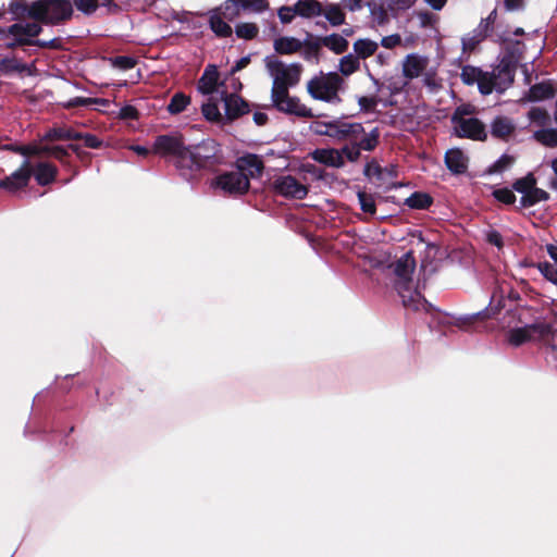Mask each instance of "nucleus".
I'll return each mask as SVG.
<instances>
[{
    "label": "nucleus",
    "instance_id": "4",
    "mask_svg": "<svg viewBox=\"0 0 557 557\" xmlns=\"http://www.w3.org/2000/svg\"><path fill=\"white\" fill-rule=\"evenodd\" d=\"M403 76L407 79L422 78L423 86L436 92L443 87V79L437 74V67L432 66L430 59L419 53L406 55L401 62Z\"/></svg>",
    "mask_w": 557,
    "mask_h": 557
},
{
    "label": "nucleus",
    "instance_id": "12",
    "mask_svg": "<svg viewBox=\"0 0 557 557\" xmlns=\"http://www.w3.org/2000/svg\"><path fill=\"white\" fill-rule=\"evenodd\" d=\"M273 190L285 198L304 199L308 194V187L289 174H281L273 178Z\"/></svg>",
    "mask_w": 557,
    "mask_h": 557
},
{
    "label": "nucleus",
    "instance_id": "46",
    "mask_svg": "<svg viewBox=\"0 0 557 557\" xmlns=\"http://www.w3.org/2000/svg\"><path fill=\"white\" fill-rule=\"evenodd\" d=\"M357 196H358V200H359L362 211L366 213H369V214H374L375 213L374 197L371 194H367L364 191H359Z\"/></svg>",
    "mask_w": 557,
    "mask_h": 557
},
{
    "label": "nucleus",
    "instance_id": "39",
    "mask_svg": "<svg viewBox=\"0 0 557 557\" xmlns=\"http://www.w3.org/2000/svg\"><path fill=\"white\" fill-rule=\"evenodd\" d=\"M304 52L302 55L308 61L318 62L319 61V52L322 47L320 44V38H315L314 40H309L302 42Z\"/></svg>",
    "mask_w": 557,
    "mask_h": 557
},
{
    "label": "nucleus",
    "instance_id": "55",
    "mask_svg": "<svg viewBox=\"0 0 557 557\" xmlns=\"http://www.w3.org/2000/svg\"><path fill=\"white\" fill-rule=\"evenodd\" d=\"M278 18L282 23H290L297 15L295 4L293 7H282L277 11Z\"/></svg>",
    "mask_w": 557,
    "mask_h": 557
},
{
    "label": "nucleus",
    "instance_id": "44",
    "mask_svg": "<svg viewBox=\"0 0 557 557\" xmlns=\"http://www.w3.org/2000/svg\"><path fill=\"white\" fill-rule=\"evenodd\" d=\"M9 11L16 16L27 15L30 17L32 3L26 0H11Z\"/></svg>",
    "mask_w": 557,
    "mask_h": 557
},
{
    "label": "nucleus",
    "instance_id": "26",
    "mask_svg": "<svg viewBox=\"0 0 557 557\" xmlns=\"http://www.w3.org/2000/svg\"><path fill=\"white\" fill-rule=\"evenodd\" d=\"M273 46L280 54H293L302 48V42L295 37L284 36L275 39Z\"/></svg>",
    "mask_w": 557,
    "mask_h": 557
},
{
    "label": "nucleus",
    "instance_id": "7",
    "mask_svg": "<svg viewBox=\"0 0 557 557\" xmlns=\"http://www.w3.org/2000/svg\"><path fill=\"white\" fill-rule=\"evenodd\" d=\"M70 0H36L32 2L30 17L45 24L58 25L73 15Z\"/></svg>",
    "mask_w": 557,
    "mask_h": 557
},
{
    "label": "nucleus",
    "instance_id": "9",
    "mask_svg": "<svg viewBox=\"0 0 557 557\" xmlns=\"http://www.w3.org/2000/svg\"><path fill=\"white\" fill-rule=\"evenodd\" d=\"M232 76L220 79V74L215 65H208L199 79L198 90L203 95H212L216 98L225 97L231 87Z\"/></svg>",
    "mask_w": 557,
    "mask_h": 557
},
{
    "label": "nucleus",
    "instance_id": "15",
    "mask_svg": "<svg viewBox=\"0 0 557 557\" xmlns=\"http://www.w3.org/2000/svg\"><path fill=\"white\" fill-rule=\"evenodd\" d=\"M455 134L458 137L472 140H485L487 133L485 125L476 117L459 119L453 122Z\"/></svg>",
    "mask_w": 557,
    "mask_h": 557
},
{
    "label": "nucleus",
    "instance_id": "35",
    "mask_svg": "<svg viewBox=\"0 0 557 557\" xmlns=\"http://www.w3.org/2000/svg\"><path fill=\"white\" fill-rule=\"evenodd\" d=\"M190 104V98L183 92H176L168 104L170 114H178L187 109Z\"/></svg>",
    "mask_w": 557,
    "mask_h": 557
},
{
    "label": "nucleus",
    "instance_id": "30",
    "mask_svg": "<svg viewBox=\"0 0 557 557\" xmlns=\"http://www.w3.org/2000/svg\"><path fill=\"white\" fill-rule=\"evenodd\" d=\"M380 132L377 128L372 129L370 133H366L362 127V135L357 140L354 141L357 147L361 150L371 151L373 150L379 143Z\"/></svg>",
    "mask_w": 557,
    "mask_h": 557
},
{
    "label": "nucleus",
    "instance_id": "57",
    "mask_svg": "<svg viewBox=\"0 0 557 557\" xmlns=\"http://www.w3.org/2000/svg\"><path fill=\"white\" fill-rule=\"evenodd\" d=\"M358 104H359L361 111L370 112L376 108L377 98L374 96H371V97L363 96L358 99Z\"/></svg>",
    "mask_w": 557,
    "mask_h": 557
},
{
    "label": "nucleus",
    "instance_id": "50",
    "mask_svg": "<svg viewBox=\"0 0 557 557\" xmlns=\"http://www.w3.org/2000/svg\"><path fill=\"white\" fill-rule=\"evenodd\" d=\"M339 151L342 152L344 161L346 158L350 162H356L360 158V149L355 143H349V145H346Z\"/></svg>",
    "mask_w": 557,
    "mask_h": 557
},
{
    "label": "nucleus",
    "instance_id": "11",
    "mask_svg": "<svg viewBox=\"0 0 557 557\" xmlns=\"http://www.w3.org/2000/svg\"><path fill=\"white\" fill-rule=\"evenodd\" d=\"M39 21H22L9 26L11 39L7 41V47L13 48L16 46L30 45L34 38L41 32Z\"/></svg>",
    "mask_w": 557,
    "mask_h": 557
},
{
    "label": "nucleus",
    "instance_id": "21",
    "mask_svg": "<svg viewBox=\"0 0 557 557\" xmlns=\"http://www.w3.org/2000/svg\"><path fill=\"white\" fill-rule=\"evenodd\" d=\"M515 131V123L507 116H497L491 123V134L498 139L508 140Z\"/></svg>",
    "mask_w": 557,
    "mask_h": 557
},
{
    "label": "nucleus",
    "instance_id": "10",
    "mask_svg": "<svg viewBox=\"0 0 557 557\" xmlns=\"http://www.w3.org/2000/svg\"><path fill=\"white\" fill-rule=\"evenodd\" d=\"M211 186L220 189L224 194L238 196L248 191L250 183L247 175L240 171L234 170L216 176Z\"/></svg>",
    "mask_w": 557,
    "mask_h": 557
},
{
    "label": "nucleus",
    "instance_id": "52",
    "mask_svg": "<svg viewBox=\"0 0 557 557\" xmlns=\"http://www.w3.org/2000/svg\"><path fill=\"white\" fill-rule=\"evenodd\" d=\"M392 7V15L396 16L399 12L410 9L414 4V0H388Z\"/></svg>",
    "mask_w": 557,
    "mask_h": 557
},
{
    "label": "nucleus",
    "instance_id": "16",
    "mask_svg": "<svg viewBox=\"0 0 557 557\" xmlns=\"http://www.w3.org/2000/svg\"><path fill=\"white\" fill-rule=\"evenodd\" d=\"M271 99L274 107L282 112L302 117L312 116L311 109L301 103L298 98L290 97L288 90L280 95L273 94Z\"/></svg>",
    "mask_w": 557,
    "mask_h": 557
},
{
    "label": "nucleus",
    "instance_id": "40",
    "mask_svg": "<svg viewBox=\"0 0 557 557\" xmlns=\"http://www.w3.org/2000/svg\"><path fill=\"white\" fill-rule=\"evenodd\" d=\"M531 338V327L513 329L508 334V341L513 346H519Z\"/></svg>",
    "mask_w": 557,
    "mask_h": 557
},
{
    "label": "nucleus",
    "instance_id": "34",
    "mask_svg": "<svg viewBox=\"0 0 557 557\" xmlns=\"http://www.w3.org/2000/svg\"><path fill=\"white\" fill-rule=\"evenodd\" d=\"M548 199V194L541 188H537L536 185H533L532 189L525 195L521 197L522 207H532L541 201H545Z\"/></svg>",
    "mask_w": 557,
    "mask_h": 557
},
{
    "label": "nucleus",
    "instance_id": "45",
    "mask_svg": "<svg viewBox=\"0 0 557 557\" xmlns=\"http://www.w3.org/2000/svg\"><path fill=\"white\" fill-rule=\"evenodd\" d=\"M533 185H536V180L533 174H528L527 176L516 181L513 189L522 196H525L530 189H532Z\"/></svg>",
    "mask_w": 557,
    "mask_h": 557
},
{
    "label": "nucleus",
    "instance_id": "6",
    "mask_svg": "<svg viewBox=\"0 0 557 557\" xmlns=\"http://www.w3.org/2000/svg\"><path fill=\"white\" fill-rule=\"evenodd\" d=\"M265 67L272 78L273 94H283L300 81L302 66L298 63L285 64L274 57H267Z\"/></svg>",
    "mask_w": 557,
    "mask_h": 557
},
{
    "label": "nucleus",
    "instance_id": "42",
    "mask_svg": "<svg viewBox=\"0 0 557 557\" xmlns=\"http://www.w3.org/2000/svg\"><path fill=\"white\" fill-rule=\"evenodd\" d=\"M534 137L537 141L545 146L555 147L557 146V129L555 128H545L537 131L534 134Z\"/></svg>",
    "mask_w": 557,
    "mask_h": 557
},
{
    "label": "nucleus",
    "instance_id": "56",
    "mask_svg": "<svg viewBox=\"0 0 557 557\" xmlns=\"http://www.w3.org/2000/svg\"><path fill=\"white\" fill-rule=\"evenodd\" d=\"M474 107L470 104H463L456 109L455 113L451 116V123L457 122L459 119L473 117Z\"/></svg>",
    "mask_w": 557,
    "mask_h": 557
},
{
    "label": "nucleus",
    "instance_id": "33",
    "mask_svg": "<svg viewBox=\"0 0 557 557\" xmlns=\"http://www.w3.org/2000/svg\"><path fill=\"white\" fill-rule=\"evenodd\" d=\"M78 137H81L79 133L73 132L69 128L59 127L48 131L42 137L41 143L49 140L77 139Z\"/></svg>",
    "mask_w": 557,
    "mask_h": 557
},
{
    "label": "nucleus",
    "instance_id": "23",
    "mask_svg": "<svg viewBox=\"0 0 557 557\" xmlns=\"http://www.w3.org/2000/svg\"><path fill=\"white\" fill-rule=\"evenodd\" d=\"M312 158L329 166L341 168L345 164L342 152L338 149H317L312 152Z\"/></svg>",
    "mask_w": 557,
    "mask_h": 557
},
{
    "label": "nucleus",
    "instance_id": "8",
    "mask_svg": "<svg viewBox=\"0 0 557 557\" xmlns=\"http://www.w3.org/2000/svg\"><path fill=\"white\" fill-rule=\"evenodd\" d=\"M210 29L220 38L231 37L233 28L228 22L237 17V4L235 0H225L216 8L206 13Z\"/></svg>",
    "mask_w": 557,
    "mask_h": 557
},
{
    "label": "nucleus",
    "instance_id": "3",
    "mask_svg": "<svg viewBox=\"0 0 557 557\" xmlns=\"http://www.w3.org/2000/svg\"><path fill=\"white\" fill-rule=\"evenodd\" d=\"M391 267L395 275L394 287L401 298L403 305L413 310L424 309L425 300L412 278L416 268L412 255L410 252L405 253Z\"/></svg>",
    "mask_w": 557,
    "mask_h": 557
},
{
    "label": "nucleus",
    "instance_id": "41",
    "mask_svg": "<svg viewBox=\"0 0 557 557\" xmlns=\"http://www.w3.org/2000/svg\"><path fill=\"white\" fill-rule=\"evenodd\" d=\"M431 202V197L423 193H414L406 199V205L413 209H425Z\"/></svg>",
    "mask_w": 557,
    "mask_h": 557
},
{
    "label": "nucleus",
    "instance_id": "36",
    "mask_svg": "<svg viewBox=\"0 0 557 557\" xmlns=\"http://www.w3.org/2000/svg\"><path fill=\"white\" fill-rule=\"evenodd\" d=\"M554 96V89L550 85L547 84H537L530 88L529 90V100L531 101H540Z\"/></svg>",
    "mask_w": 557,
    "mask_h": 557
},
{
    "label": "nucleus",
    "instance_id": "59",
    "mask_svg": "<svg viewBox=\"0 0 557 557\" xmlns=\"http://www.w3.org/2000/svg\"><path fill=\"white\" fill-rule=\"evenodd\" d=\"M401 44V37L398 34L385 36L381 40V45L386 49H393Z\"/></svg>",
    "mask_w": 557,
    "mask_h": 557
},
{
    "label": "nucleus",
    "instance_id": "18",
    "mask_svg": "<svg viewBox=\"0 0 557 557\" xmlns=\"http://www.w3.org/2000/svg\"><path fill=\"white\" fill-rule=\"evenodd\" d=\"M15 151L23 156L49 154L55 159L62 160L66 156V149L59 145H48L40 143L38 145H27L15 148Z\"/></svg>",
    "mask_w": 557,
    "mask_h": 557
},
{
    "label": "nucleus",
    "instance_id": "19",
    "mask_svg": "<svg viewBox=\"0 0 557 557\" xmlns=\"http://www.w3.org/2000/svg\"><path fill=\"white\" fill-rule=\"evenodd\" d=\"M367 5L371 20L376 25H385L389 22L391 17H394L388 0H369Z\"/></svg>",
    "mask_w": 557,
    "mask_h": 557
},
{
    "label": "nucleus",
    "instance_id": "25",
    "mask_svg": "<svg viewBox=\"0 0 557 557\" xmlns=\"http://www.w3.org/2000/svg\"><path fill=\"white\" fill-rule=\"evenodd\" d=\"M322 47L327 48L336 54L344 53L348 49V40L344 35L331 34L324 37H319Z\"/></svg>",
    "mask_w": 557,
    "mask_h": 557
},
{
    "label": "nucleus",
    "instance_id": "27",
    "mask_svg": "<svg viewBox=\"0 0 557 557\" xmlns=\"http://www.w3.org/2000/svg\"><path fill=\"white\" fill-rule=\"evenodd\" d=\"M338 74L343 76H350L360 69V60L352 53L346 54L338 61Z\"/></svg>",
    "mask_w": 557,
    "mask_h": 557
},
{
    "label": "nucleus",
    "instance_id": "32",
    "mask_svg": "<svg viewBox=\"0 0 557 557\" xmlns=\"http://www.w3.org/2000/svg\"><path fill=\"white\" fill-rule=\"evenodd\" d=\"M24 73L32 74L30 67L26 64L18 62L15 59H1L0 60V74H10V73Z\"/></svg>",
    "mask_w": 557,
    "mask_h": 557
},
{
    "label": "nucleus",
    "instance_id": "29",
    "mask_svg": "<svg viewBox=\"0 0 557 557\" xmlns=\"http://www.w3.org/2000/svg\"><path fill=\"white\" fill-rule=\"evenodd\" d=\"M34 174L38 184L47 185L54 180L57 169L50 163L41 162L36 166Z\"/></svg>",
    "mask_w": 557,
    "mask_h": 557
},
{
    "label": "nucleus",
    "instance_id": "43",
    "mask_svg": "<svg viewBox=\"0 0 557 557\" xmlns=\"http://www.w3.org/2000/svg\"><path fill=\"white\" fill-rule=\"evenodd\" d=\"M325 18L333 25L338 26L344 23L345 14L341 10L338 5L332 4L329 5L323 12Z\"/></svg>",
    "mask_w": 557,
    "mask_h": 557
},
{
    "label": "nucleus",
    "instance_id": "49",
    "mask_svg": "<svg viewBox=\"0 0 557 557\" xmlns=\"http://www.w3.org/2000/svg\"><path fill=\"white\" fill-rule=\"evenodd\" d=\"M537 268L546 280L557 286V268L555 265L548 262H543L540 263Z\"/></svg>",
    "mask_w": 557,
    "mask_h": 557
},
{
    "label": "nucleus",
    "instance_id": "31",
    "mask_svg": "<svg viewBox=\"0 0 557 557\" xmlns=\"http://www.w3.org/2000/svg\"><path fill=\"white\" fill-rule=\"evenodd\" d=\"M237 4V16L240 10L261 13L269 9V2L267 0H235Z\"/></svg>",
    "mask_w": 557,
    "mask_h": 557
},
{
    "label": "nucleus",
    "instance_id": "24",
    "mask_svg": "<svg viewBox=\"0 0 557 557\" xmlns=\"http://www.w3.org/2000/svg\"><path fill=\"white\" fill-rule=\"evenodd\" d=\"M295 7L297 15L305 18L320 16L323 13L322 4L317 0H298Z\"/></svg>",
    "mask_w": 557,
    "mask_h": 557
},
{
    "label": "nucleus",
    "instance_id": "20",
    "mask_svg": "<svg viewBox=\"0 0 557 557\" xmlns=\"http://www.w3.org/2000/svg\"><path fill=\"white\" fill-rule=\"evenodd\" d=\"M236 170L247 175L248 181L261 175L263 163L256 154H247L239 158L236 162Z\"/></svg>",
    "mask_w": 557,
    "mask_h": 557
},
{
    "label": "nucleus",
    "instance_id": "58",
    "mask_svg": "<svg viewBox=\"0 0 557 557\" xmlns=\"http://www.w3.org/2000/svg\"><path fill=\"white\" fill-rule=\"evenodd\" d=\"M513 162H515L513 157L504 154L494 163L493 169L495 172H502V171L508 169L509 166H511L513 164Z\"/></svg>",
    "mask_w": 557,
    "mask_h": 557
},
{
    "label": "nucleus",
    "instance_id": "48",
    "mask_svg": "<svg viewBox=\"0 0 557 557\" xmlns=\"http://www.w3.org/2000/svg\"><path fill=\"white\" fill-rule=\"evenodd\" d=\"M110 63L120 70H131L136 65V60L128 55H119L111 58Z\"/></svg>",
    "mask_w": 557,
    "mask_h": 557
},
{
    "label": "nucleus",
    "instance_id": "54",
    "mask_svg": "<svg viewBox=\"0 0 557 557\" xmlns=\"http://www.w3.org/2000/svg\"><path fill=\"white\" fill-rule=\"evenodd\" d=\"M493 194L498 201L506 205H511L516 201L515 194L508 188L496 189Z\"/></svg>",
    "mask_w": 557,
    "mask_h": 557
},
{
    "label": "nucleus",
    "instance_id": "37",
    "mask_svg": "<svg viewBox=\"0 0 557 557\" xmlns=\"http://www.w3.org/2000/svg\"><path fill=\"white\" fill-rule=\"evenodd\" d=\"M235 33L238 38L250 40L258 36L259 27L255 23H239L235 27Z\"/></svg>",
    "mask_w": 557,
    "mask_h": 557
},
{
    "label": "nucleus",
    "instance_id": "53",
    "mask_svg": "<svg viewBox=\"0 0 557 557\" xmlns=\"http://www.w3.org/2000/svg\"><path fill=\"white\" fill-rule=\"evenodd\" d=\"M483 39L484 37H482V35H479L473 30L472 35H468L462 38L463 50H473Z\"/></svg>",
    "mask_w": 557,
    "mask_h": 557
},
{
    "label": "nucleus",
    "instance_id": "22",
    "mask_svg": "<svg viewBox=\"0 0 557 557\" xmlns=\"http://www.w3.org/2000/svg\"><path fill=\"white\" fill-rule=\"evenodd\" d=\"M468 157L458 148L449 149L445 154V163L455 174L465 173L468 169Z\"/></svg>",
    "mask_w": 557,
    "mask_h": 557
},
{
    "label": "nucleus",
    "instance_id": "2",
    "mask_svg": "<svg viewBox=\"0 0 557 557\" xmlns=\"http://www.w3.org/2000/svg\"><path fill=\"white\" fill-rule=\"evenodd\" d=\"M207 146L199 145L187 148L181 135H161L153 144V152L162 157H172L175 159L178 168L200 169L206 165L211 157L207 153Z\"/></svg>",
    "mask_w": 557,
    "mask_h": 557
},
{
    "label": "nucleus",
    "instance_id": "13",
    "mask_svg": "<svg viewBox=\"0 0 557 557\" xmlns=\"http://www.w3.org/2000/svg\"><path fill=\"white\" fill-rule=\"evenodd\" d=\"M324 134L338 141H357L362 135V124L336 121L325 125Z\"/></svg>",
    "mask_w": 557,
    "mask_h": 557
},
{
    "label": "nucleus",
    "instance_id": "14",
    "mask_svg": "<svg viewBox=\"0 0 557 557\" xmlns=\"http://www.w3.org/2000/svg\"><path fill=\"white\" fill-rule=\"evenodd\" d=\"M240 88V82L237 78H231V87L227 94H225V97L220 98L224 103L225 114L228 120H234L247 112L246 102L236 95Z\"/></svg>",
    "mask_w": 557,
    "mask_h": 557
},
{
    "label": "nucleus",
    "instance_id": "47",
    "mask_svg": "<svg viewBox=\"0 0 557 557\" xmlns=\"http://www.w3.org/2000/svg\"><path fill=\"white\" fill-rule=\"evenodd\" d=\"M202 114L212 122H219L222 119L218 104L211 100L202 104Z\"/></svg>",
    "mask_w": 557,
    "mask_h": 557
},
{
    "label": "nucleus",
    "instance_id": "64",
    "mask_svg": "<svg viewBox=\"0 0 557 557\" xmlns=\"http://www.w3.org/2000/svg\"><path fill=\"white\" fill-rule=\"evenodd\" d=\"M120 116L123 119H136L137 110L132 106H125L120 110Z\"/></svg>",
    "mask_w": 557,
    "mask_h": 557
},
{
    "label": "nucleus",
    "instance_id": "62",
    "mask_svg": "<svg viewBox=\"0 0 557 557\" xmlns=\"http://www.w3.org/2000/svg\"><path fill=\"white\" fill-rule=\"evenodd\" d=\"M486 239L490 244L495 245L498 248L503 247V239L498 232L492 230L486 233Z\"/></svg>",
    "mask_w": 557,
    "mask_h": 557
},
{
    "label": "nucleus",
    "instance_id": "17",
    "mask_svg": "<svg viewBox=\"0 0 557 557\" xmlns=\"http://www.w3.org/2000/svg\"><path fill=\"white\" fill-rule=\"evenodd\" d=\"M32 173V165L29 161L25 159L20 169H17L7 178L0 181V188L11 193L17 191L28 184Z\"/></svg>",
    "mask_w": 557,
    "mask_h": 557
},
{
    "label": "nucleus",
    "instance_id": "5",
    "mask_svg": "<svg viewBox=\"0 0 557 557\" xmlns=\"http://www.w3.org/2000/svg\"><path fill=\"white\" fill-rule=\"evenodd\" d=\"M344 86L345 81L337 72H320L307 83V91L314 100L338 104Z\"/></svg>",
    "mask_w": 557,
    "mask_h": 557
},
{
    "label": "nucleus",
    "instance_id": "63",
    "mask_svg": "<svg viewBox=\"0 0 557 557\" xmlns=\"http://www.w3.org/2000/svg\"><path fill=\"white\" fill-rule=\"evenodd\" d=\"M380 174H381V168L376 163L371 162L364 166V175L366 176L374 177V176H379Z\"/></svg>",
    "mask_w": 557,
    "mask_h": 557
},
{
    "label": "nucleus",
    "instance_id": "51",
    "mask_svg": "<svg viewBox=\"0 0 557 557\" xmlns=\"http://www.w3.org/2000/svg\"><path fill=\"white\" fill-rule=\"evenodd\" d=\"M529 119L537 125H545L548 121V114L544 109L533 108L529 111Z\"/></svg>",
    "mask_w": 557,
    "mask_h": 557
},
{
    "label": "nucleus",
    "instance_id": "38",
    "mask_svg": "<svg viewBox=\"0 0 557 557\" xmlns=\"http://www.w3.org/2000/svg\"><path fill=\"white\" fill-rule=\"evenodd\" d=\"M113 0H74L77 10L85 14H92L97 8L101 5H109Z\"/></svg>",
    "mask_w": 557,
    "mask_h": 557
},
{
    "label": "nucleus",
    "instance_id": "60",
    "mask_svg": "<svg viewBox=\"0 0 557 557\" xmlns=\"http://www.w3.org/2000/svg\"><path fill=\"white\" fill-rule=\"evenodd\" d=\"M77 139H83L86 147L94 149L100 148L102 145V141L91 134H81V137H78Z\"/></svg>",
    "mask_w": 557,
    "mask_h": 557
},
{
    "label": "nucleus",
    "instance_id": "61",
    "mask_svg": "<svg viewBox=\"0 0 557 557\" xmlns=\"http://www.w3.org/2000/svg\"><path fill=\"white\" fill-rule=\"evenodd\" d=\"M492 27L493 25L486 18H483L474 30L485 38L491 33Z\"/></svg>",
    "mask_w": 557,
    "mask_h": 557
},
{
    "label": "nucleus",
    "instance_id": "28",
    "mask_svg": "<svg viewBox=\"0 0 557 557\" xmlns=\"http://www.w3.org/2000/svg\"><path fill=\"white\" fill-rule=\"evenodd\" d=\"M379 48V44L374 40L364 38L358 39L354 44V52L358 59H367L373 55Z\"/></svg>",
    "mask_w": 557,
    "mask_h": 557
},
{
    "label": "nucleus",
    "instance_id": "1",
    "mask_svg": "<svg viewBox=\"0 0 557 557\" xmlns=\"http://www.w3.org/2000/svg\"><path fill=\"white\" fill-rule=\"evenodd\" d=\"M516 64L517 59L513 57L503 58L492 73L466 65L461 70L460 77L467 85L476 84L482 95H490L493 90L503 91L513 82Z\"/></svg>",
    "mask_w": 557,
    "mask_h": 557
}]
</instances>
